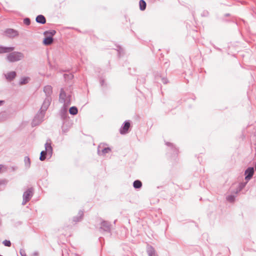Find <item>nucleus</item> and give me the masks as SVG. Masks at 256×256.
<instances>
[{"label": "nucleus", "mask_w": 256, "mask_h": 256, "mask_svg": "<svg viewBox=\"0 0 256 256\" xmlns=\"http://www.w3.org/2000/svg\"><path fill=\"white\" fill-rule=\"evenodd\" d=\"M49 140H47L46 142L44 144L45 150H42L40 152V160L41 161H44L46 160V156H49L50 158L52 154V148L51 146V144Z\"/></svg>", "instance_id": "nucleus-1"}, {"label": "nucleus", "mask_w": 256, "mask_h": 256, "mask_svg": "<svg viewBox=\"0 0 256 256\" xmlns=\"http://www.w3.org/2000/svg\"><path fill=\"white\" fill-rule=\"evenodd\" d=\"M24 58V54L21 52H14L6 56V59L10 62L19 61Z\"/></svg>", "instance_id": "nucleus-2"}, {"label": "nucleus", "mask_w": 256, "mask_h": 256, "mask_svg": "<svg viewBox=\"0 0 256 256\" xmlns=\"http://www.w3.org/2000/svg\"><path fill=\"white\" fill-rule=\"evenodd\" d=\"M60 102L66 106H69L71 104V96L67 94L64 91V89L62 88L60 94Z\"/></svg>", "instance_id": "nucleus-3"}, {"label": "nucleus", "mask_w": 256, "mask_h": 256, "mask_svg": "<svg viewBox=\"0 0 256 256\" xmlns=\"http://www.w3.org/2000/svg\"><path fill=\"white\" fill-rule=\"evenodd\" d=\"M4 35L10 38H14L18 36L19 32L13 28H6L4 32Z\"/></svg>", "instance_id": "nucleus-4"}, {"label": "nucleus", "mask_w": 256, "mask_h": 256, "mask_svg": "<svg viewBox=\"0 0 256 256\" xmlns=\"http://www.w3.org/2000/svg\"><path fill=\"white\" fill-rule=\"evenodd\" d=\"M44 115L45 113L41 110L38 112L32 120V126H36L40 124L44 120Z\"/></svg>", "instance_id": "nucleus-5"}, {"label": "nucleus", "mask_w": 256, "mask_h": 256, "mask_svg": "<svg viewBox=\"0 0 256 256\" xmlns=\"http://www.w3.org/2000/svg\"><path fill=\"white\" fill-rule=\"evenodd\" d=\"M33 192H32V188H30L28 189L25 192H24L23 194V200L22 202V204L23 206L25 205L26 203L28 202L31 198L32 196Z\"/></svg>", "instance_id": "nucleus-6"}, {"label": "nucleus", "mask_w": 256, "mask_h": 256, "mask_svg": "<svg viewBox=\"0 0 256 256\" xmlns=\"http://www.w3.org/2000/svg\"><path fill=\"white\" fill-rule=\"evenodd\" d=\"M51 102V98L50 96H47L44 100L40 110L45 113V112L47 110L48 106L50 105Z\"/></svg>", "instance_id": "nucleus-7"}, {"label": "nucleus", "mask_w": 256, "mask_h": 256, "mask_svg": "<svg viewBox=\"0 0 256 256\" xmlns=\"http://www.w3.org/2000/svg\"><path fill=\"white\" fill-rule=\"evenodd\" d=\"M4 76L7 81L12 82L16 78V72L15 71H11L6 74H4Z\"/></svg>", "instance_id": "nucleus-8"}, {"label": "nucleus", "mask_w": 256, "mask_h": 256, "mask_svg": "<svg viewBox=\"0 0 256 256\" xmlns=\"http://www.w3.org/2000/svg\"><path fill=\"white\" fill-rule=\"evenodd\" d=\"M254 174V168L253 167L248 168L245 171V180L247 181L250 180Z\"/></svg>", "instance_id": "nucleus-9"}, {"label": "nucleus", "mask_w": 256, "mask_h": 256, "mask_svg": "<svg viewBox=\"0 0 256 256\" xmlns=\"http://www.w3.org/2000/svg\"><path fill=\"white\" fill-rule=\"evenodd\" d=\"M68 106H66L65 105L63 104V106L60 110V114L61 118L64 120H68V114L67 112V108Z\"/></svg>", "instance_id": "nucleus-10"}, {"label": "nucleus", "mask_w": 256, "mask_h": 256, "mask_svg": "<svg viewBox=\"0 0 256 256\" xmlns=\"http://www.w3.org/2000/svg\"><path fill=\"white\" fill-rule=\"evenodd\" d=\"M130 127V122L128 121H126L120 129V133L122 134H126L128 132Z\"/></svg>", "instance_id": "nucleus-11"}, {"label": "nucleus", "mask_w": 256, "mask_h": 256, "mask_svg": "<svg viewBox=\"0 0 256 256\" xmlns=\"http://www.w3.org/2000/svg\"><path fill=\"white\" fill-rule=\"evenodd\" d=\"M70 126L71 124L69 120H64L62 126V132L63 134H66L69 130Z\"/></svg>", "instance_id": "nucleus-12"}, {"label": "nucleus", "mask_w": 256, "mask_h": 256, "mask_svg": "<svg viewBox=\"0 0 256 256\" xmlns=\"http://www.w3.org/2000/svg\"><path fill=\"white\" fill-rule=\"evenodd\" d=\"M111 225L106 221H103L101 224L100 229L104 230V232H110Z\"/></svg>", "instance_id": "nucleus-13"}, {"label": "nucleus", "mask_w": 256, "mask_h": 256, "mask_svg": "<svg viewBox=\"0 0 256 256\" xmlns=\"http://www.w3.org/2000/svg\"><path fill=\"white\" fill-rule=\"evenodd\" d=\"M146 252L148 256H158L154 248L151 246L148 245Z\"/></svg>", "instance_id": "nucleus-14"}, {"label": "nucleus", "mask_w": 256, "mask_h": 256, "mask_svg": "<svg viewBox=\"0 0 256 256\" xmlns=\"http://www.w3.org/2000/svg\"><path fill=\"white\" fill-rule=\"evenodd\" d=\"M14 49L13 46L6 47L0 46V54L8 53L12 52Z\"/></svg>", "instance_id": "nucleus-15"}, {"label": "nucleus", "mask_w": 256, "mask_h": 256, "mask_svg": "<svg viewBox=\"0 0 256 256\" xmlns=\"http://www.w3.org/2000/svg\"><path fill=\"white\" fill-rule=\"evenodd\" d=\"M100 146H99L98 148V152L99 155H104L105 154L110 152L111 150L110 148L108 147L104 148L102 150H100Z\"/></svg>", "instance_id": "nucleus-16"}, {"label": "nucleus", "mask_w": 256, "mask_h": 256, "mask_svg": "<svg viewBox=\"0 0 256 256\" xmlns=\"http://www.w3.org/2000/svg\"><path fill=\"white\" fill-rule=\"evenodd\" d=\"M46 36V38L43 40L44 44L46 46H48V45L51 44L54 42L53 38L52 37H51L50 36Z\"/></svg>", "instance_id": "nucleus-17"}, {"label": "nucleus", "mask_w": 256, "mask_h": 256, "mask_svg": "<svg viewBox=\"0 0 256 256\" xmlns=\"http://www.w3.org/2000/svg\"><path fill=\"white\" fill-rule=\"evenodd\" d=\"M44 91L45 92L46 97L50 96L52 93V87L50 86H45L44 88Z\"/></svg>", "instance_id": "nucleus-18"}, {"label": "nucleus", "mask_w": 256, "mask_h": 256, "mask_svg": "<svg viewBox=\"0 0 256 256\" xmlns=\"http://www.w3.org/2000/svg\"><path fill=\"white\" fill-rule=\"evenodd\" d=\"M83 214H84V212L82 211V210L79 211L78 216H74L73 218V221L75 222H80L82 220Z\"/></svg>", "instance_id": "nucleus-19"}, {"label": "nucleus", "mask_w": 256, "mask_h": 256, "mask_svg": "<svg viewBox=\"0 0 256 256\" xmlns=\"http://www.w3.org/2000/svg\"><path fill=\"white\" fill-rule=\"evenodd\" d=\"M24 166L26 169H28L30 166V160L28 156H25L24 158Z\"/></svg>", "instance_id": "nucleus-20"}, {"label": "nucleus", "mask_w": 256, "mask_h": 256, "mask_svg": "<svg viewBox=\"0 0 256 256\" xmlns=\"http://www.w3.org/2000/svg\"><path fill=\"white\" fill-rule=\"evenodd\" d=\"M30 78L28 77H22L20 78L19 82L20 85H24L28 84L29 82Z\"/></svg>", "instance_id": "nucleus-21"}, {"label": "nucleus", "mask_w": 256, "mask_h": 256, "mask_svg": "<svg viewBox=\"0 0 256 256\" xmlns=\"http://www.w3.org/2000/svg\"><path fill=\"white\" fill-rule=\"evenodd\" d=\"M133 186L136 189L140 188L142 186V182L140 180H136L133 182Z\"/></svg>", "instance_id": "nucleus-22"}, {"label": "nucleus", "mask_w": 256, "mask_h": 256, "mask_svg": "<svg viewBox=\"0 0 256 256\" xmlns=\"http://www.w3.org/2000/svg\"><path fill=\"white\" fill-rule=\"evenodd\" d=\"M56 31L55 30H52L44 32V34L45 36H50L52 38V36H54L56 34Z\"/></svg>", "instance_id": "nucleus-23"}, {"label": "nucleus", "mask_w": 256, "mask_h": 256, "mask_svg": "<svg viewBox=\"0 0 256 256\" xmlns=\"http://www.w3.org/2000/svg\"><path fill=\"white\" fill-rule=\"evenodd\" d=\"M78 112V108L76 106H72L69 110V112L72 115H76Z\"/></svg>", "instance_id": "nucleus-24"}, {"label": "nucleus", "mask_w": 256, "mask_h": 256, "mask_svg": "<svg viewBox=\"0 0 256 256\" xmlns=\"http://www.w3.org/2000/svg\"><path fill=\"white\" fill-rule=\"evenodd\" d=\"M140 8L141 10H144L146 8V2L144 0H140L139 2Z\"/></svg>", "instance_id": "nucleus-25"}, {"label": "nucleus", "mask_w": 256, "mask_h": 256, "mask_svg": "<svg viewBox=\"0 0 256 256\" xmlns=\"http://www.w3.org/2000/svg\"><path fill=\"white\" fill-rule=\"evenodd\" d=\"M36 20L37 22L42 24H44L46 22L45 17H36Z\"/></svg>", "instance_id": "nucleus-26"}, {"label": "nucleus", "mask_w": 256, "mask_h": 256, "mask_svg": "<svg viewBox=\"0 0 256 256\" xmlns=\"http://www.w3.org/2000/svg\"><path fill=\"white\" fill-rule=\"evenodd\" d=\"M236 196L234 195H229L226 198V200L230 202H233L235 200Z\"/></svg>", "instance_id": "nucleus-27"}, {"label": "nucleus", "mask_w": 256, "mask_h": 256, "mask_svg": "<svg viewBox=\"0 0 256 256\" xmlns=\"http://www.w3.org/2000/svg\"><path fill=\"white\" fill-rule=\"evenodd\" d=\"M246 184H240L239 188L235 192V194H237L238 192H240L244 186H245Z\"/></svg>", "instance_id": "nucleus-28"}, {"label": "nucleus", "mask_w": 256, "mask_h": 256, "mask_svg": "<svg viewBox=\"0 0 256 256\" xmlns=\"http://www.w3.org/2000/svg\"><path fill=\"white\" fill-rule=\"evenodd\" d=\"M2 244L6 246H11V242L10 240H4L3 241Z\"/></svg>", "instance_id": "nucleus-29"}, {"label": "nucleus", "mask_w": 256, "mask_h": 256, "mask_svg": "<svg viewBox=\"0 0 256 256\" xmlns=\"http://www.w3.org/2000/svg\"><path fill=\"white\" fill-rule=\"evenodd\" d=\"M24 22L25 24L28 26L30 24V18H26L24 20Z\"/></svg>", "instance_id": "nucleus-30"}, {"label": "nucleus", "mask_w": 256, "mask_h": 256, "mask_svg": "<svg viewBox=\"0 0 256 256\" xmlns=\"http://www.w3.org/2000/svg\"><path fill=\"white\" fill-rule=\"evenodd\" d=\"M162 82L164 84H166L168 82V80L164 78H161Z\"/></svg>", "instance_id": "nucleus-31"}, {"label": "nucleus", "mask_w": 256, "mask_h": 256, "mask_svg": "<svg viewBox=\"0 0 256 256\" xmlns=\"http://www.w3.org/2000/svg\"><path fill=\"white\" fill-rule=\"evenodd\" d=\"M6 183V180H0V185L4 184Z\"/></svg>", "instance_id": "nucleus-32"}, {"label": "nucleus", "mask_w": 256, "mask_h": 256, "mask_svg": "<svg viewBox=\"0 0 256 256\" xmlns=\"http://www.w3.org/2000/svg\"><path fill=\"white\" fill-rule=\"evenodd\" d=\"M66 76L68 77V78H72L73 77V76L72 74H70V75L64 74V76L65 78H66Z\"/></svg>", "instance_id": "nucleus-33"}, {"label": "nucleus", "mask_w": 256, "mask_h": 256, "mask_svg": "<svg viewBox=\"0 0 256 256\" xmlns=\"http://www.w3.org/2000/svg\"><path fill=\"white\" fill-rule=\"evenodd\" d=\"M20 254H21V256H26V254L24 253V251H23V252H22V251L21 250V251H20Z\"/></svg>", "instance_id": "nucleus-34"}, {"label": "nucleus", "mask_w": 256, "mask_h": 256, "mask_svg": "<svg viewBox=\"0 0 256 256\" xmlns=\"http://www.w3.org/2000/svg\"><path fill=\"white\" fill-rule=\"evenodd\" d=\"M4 103V100H0V106H2Z\"/></svg>", "instance_id": "nucleus-35"}, {"label": "nucleus", "mask_w": 256, "mask_h": 256, "mask_svg": "<svg viewBox=\"0 0 256 256\" xmlns=\"http://www.w3.org/2000/svg\"><path fill=\"white\" fill-rule=\"evenodd\" d=\"M166 144L168 145V146H171V145H172V144L170 143V142H166Z\"/></svg>", "instance_id": "nucleus-36"}, {"label": "nucleus", "mask_w": 256, "mask_h": 256, "mask_svg": "<svg viewBox=\"0 0 256 256\" xmlns=\"http://www.w3.org/2000/svg\"><path fill=\"white\" fill-rule=\"evenodd\" d=\"M3 166L2 165H0V171L1 170Z\"/></svg>", "instance_id": "nucleus-37"}, {"label": "nucleus", "mask_w": 256, "mask_h": 256, "mask_svg": "<svg viewBox=\"0 0 256 256\" xmlns=\"http://www.w3.org/2000/svg\"><path fill=\"white\" fill-rule=\"evenodd\" d=\"M100 82H101L102 85L103 83H104V80H102Z\"/></svg>", "instance_id": "nucleus-38"}, {"label": "nucleus", "mask_w": 256, "mask_h": 256, "mask_svg": "<svg viewBox=\"0 0 256 256\" xmlns=\"http://www.w3.org/2000/svg\"><path fill=\"white\" fill-rule=\"evenodd\" d=\"M254 168H255V170H256V164H255Z\"/></svg>", "instance_id": "nucleus-39"}, {"label": "nucleus", "mask_w": 256, "mask_h": 256, "mask_svg": "<svg viewBox=\"0 0 256 256\" xmlns=\"http://www.w3.org/2000/svg\"><path fill=\"white\" fill-rule=\"evenodd\" d=\"M0 256H2L0 255Z\"/></svg>", "instance_id": "nucleus-40"}]
</instances>
